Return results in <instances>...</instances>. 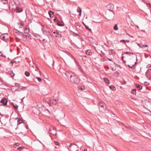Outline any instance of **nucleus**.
Wrapping results in <instances>:
<instances>
[{"label": "nucleus", "instance_id": "obj_52", "mask_svg": "<svg viewBox=\"0 0 151 151\" xmlns=\"http://www.w3.org/2000/svg\"><path fill=\"white\" fill-rule=\"evenodd\" d=\"M83 25L85 27V26H86L85 24L83 22Z\"/></svg>", "mask_w": 151, "mask_h": 151}, {"label": "nucleus", "instance_id": "obj_28", "mask_svg": "<svg viewBox=\"0 0 151 151\" xmlns=\"http://www.w3.org/2000/svg\"><path fill=\"white\" fill-rule=\"evenodd\" d=\"M119 71H116V72H115L114 74V75H115L116 76H117L119 75Z\"/></svg>", "mask_w": 151, "mask_h": 151}, {"label": "nucleus", "instance_id": "obj_50", "mask_svg": "<svg viewBox=\"0 0 151 151\" xmlns=\"http://www.w3.org/2000/svg\"><path fill=\"white\" fill-rule=\"evenodd\" d=\"M126 41V40H121L120 41V42H121L122 41H123V42H125Z\"/></svg>", "mask_w": 151, "mask_h": 151}, {"label": "nucleus", "instance_id": "obj_59", "mask_svg": "<svg viewBox=\"0 0 151 151\" xmlns=\"http://www.w3.org/2000/svg\"><path fill=\"white\" fill-rule=\"evenodd\" d=\"M110 68H111L112 70H113V68H112L111 67H110Z\"/></svg>", "mask_w": 151, "mask_h": 151}, {"label": "nucleus", "instance_id": "obj_32", "mask_svg": "<svg viewBox=\"0 0 151 151\" xmlns=\"http://www.w3.org/2000/svg\"><path fill=\"white\" fill-rule=\"evenodd\" d=\"M146 4L147 6L150 8H151V4L150 3H147Z\"/></svg>", "mask_w": 151, "mask_h": 151}, {"label": "nucleus", "instance_id": "obj_61", "mask_svg": "<svg viewBox=\"0 0 151 151\" xmlns=\"http://www.w3.org/2000/svg\"><path fill=\"white\" fill-rule=\"evenodd\" d=\"M30 36H28V37L29 38H30Z\"/></svg>", "mask_w": 151, "mask_h": 151}, {"label": "nucleus", "instance_id": "obj_63", "mask_svg": "<svg viewBox=\"0 0 151 151\" xmlns=\"http://www.w3.org/2000/svg\"><path fill=\"white\" fill-rule=\"evenodd\" d=\"M76 35H77V36H78V34H76Z\"/></svg>", "mask_w": 151, "mask_h": 151}, {"label": "nucleus", "instance_id": "obj_24", "mask_svg": "<svg viewBox=\"0 0 151 151\" xmlns=\"http://www.w3.org/2000/svg\"><path fill=\"white\" fill-rule=\"evenodd\" d=\"M118 29V27H117V25L116 24H115V25L114 26V30H117Z\"/></svg>", "mask_w": 151, "mask_h": 151}, {"label": "nucleus", "instance_id": "obj_60", "mask_svg": "<svg viewBox=\"0 0 151 151\" xmlns=\"http://www.w3.org/2000/svg\"><path fill=\"white\" fill-rule=\"evenodd\" d=\"M45 39H43L42 40V41H45Z\"/></svg>", "mask_w": 151, "mask_h": 151}, {"label": "nucleus", "instance_id": "obj_2", "mask_svg": "<svg viewBox=\"0 0 151 151\" xmlns=\"http://www.w3.org/2000/svg\"><path fill=\"white\" fill-rule=\"evenodd\" d=\"M70 148L72 147L73 150L72 151H78V147L76 144H75L73 143L70 144L69 145Z\"/></svg>", "mask_w": 151, "mask_h": 151}, {"label": "nucleus", "instance_id": "obj_34", "mask_svg": "<svg viewBox=\"0 0 151 151\" xmlns=\"http://www.w3.org/2000/svg\"><path fill=\"white\" fill-rule=\"evenodd\" d=\"M0 56L4 58L6 57V56L5 55H4L1 52H0Z\"/></svg>", "mask_w": 151, "mask_h": 151}, {"label": "nucleus", "instance_id": "obj_14", "mask_svg": "<svg viewBox=\"0 0 151 151\" xmlns=\"http://www.w3.org/2000/svg\"><path fill=\"white\" fill-rule=\"evenodd\" d=\"M54 12L51 11H50L48 12L51 18L53 17Z\"/></svg>", "mask_w": 151, "mask_h": 151}, {"label": "nucleus", "instance_id": "obj_46", "mask_svg": "<svg viewBox=\"0 0 151 151\" xmlns=\"http://www.w3.org/2000/svg\"><path fill=\"white\" fill-rule=\"evenodd\" d=\"M17 146H18L19 145V143H16V144H15Z\"/></svg>", "mask_w": 151, "mask_h": 151}, {"label": "nucleus", "instance_id": "obj_21", "mask_svg": "<svg viewBox=\"0 0 151 151\" xmlns=\"http://www.w3.org/2000/svg\"><path fill=\"white\" fill-rule=\"evenodd\" d=\"M22 122L23 121L22 119H19L17 121V125H19L20 124L22 123Z\"/></svg>", "mask_w": 151, "mask_h": 151}, {"label": "nucleus", "instance_id": "obj_7", "mask_svg": "<svg viewBox=\"0 0 151 151\" xmlns=\"http://www.w3.org/2000/svg\"><path fill=\"white\" fill-rule=\"evenodd\" d=\"M107 9L110 11H113V5L112 4H110L107 6Z\"/></svg>", "mask_w": 151, "mask_h": 151}, {"label": "nucleus", "instance_id": "obj_4", "mask_svg": "<svg viewBox=\"0 0 151 151\" xmlns=\"http://www.w3.org/2000/svg\"><path fill=\"white\" fill-rule=\"evenodd\" d=\"M105 104L102 101H100L98 104V105L99 106V108H100V110L102 111L104 109V106Z\"/></svg>", "mask_w": 151, "mask_h": 151}, {"label": "nucleus", "instance_id": "obj_38", "mask_svg": "<svg viewBox=\"0 0 151 151\" xmlns=\"http://www.w3.org/2000/svg\"><path fill=\"white\" fill-rule=\"evenodd\" d=\"M13 106L16 109H17L18 107V106H15L13 104H12Z\"/></svg>", "mask_w": 151, "mask_h": 151}, {"label": "nucleus", "instance_id": "obj_27", "mask_svg": "<svg viewBox=\"0 0 151 151\" xmlns=\"http://www.w3.org/2000/svg\"><path fill=\"white\" fill-rule=\"evenodd\" d=\"M29 32V30L27 28H25L24 29V33H27Z\"/></svg>", "mask_w": 151, "mask_h": 151}, {"label": "nucleus", "instance_id": "obj_9", "mask_svg": "<svg viewBox=\"0 0 151 151\" xmlns=\"http://www.w3.org/2000/svg\"><path fill=\"white\" fill-rule=\"evenodd\" d=\"M28 36L27 35H25L23 33V35H22L21 37L22 38L23 40L24 41H26L27 39Z\"/></svg>", "mask_w": 151, "mask_h": 151}, {"label": "nucleus", "instance_id": "obj_12", "mask_svg": "<svg viewBox=\"0 0 151 151\" xmlns=\"http://www.w3.org/2000/svg\"><path fill=\"white\" fill-rule=\"evenodd\" d=\"M86 54L88 55H91L92 54V52L91 50H86Z\"/></svg>", "mask_w": 151, "mask_h": 151}, {"label": "nucleus", "instance_id": "obj_62", "mask_svg": "<svg viewBox=\"0 0 151 151\" xmlns=\"http://www.w3.org/2000/svg\"><path fill=\"white\" fill-rule=\"evenodd\" d=\"M16 61H13V63H16Z\"/></svg>", "mask_w": 151, "mask_h": 151}, {"label": "nucleus", "instance_id": "obj_31", "mask_svg": "<svg viewBox=\"0 0 151 151\" xmlns=\"http://www.w3.org/2000/svg\"><path fill=\"white\" fill-rule=\"evenodd\" d=\"M85 28L87 29L89 31H91V29L90 28H89L87 26H85Z\"/></svg>", "mask_w": 151, "mask_h": 151}, {"label": "nucleus", "instance_id": "obj_44", "mask_svg": "<svg viewBox=\"0 0 151 151\" xmlns=\"http://www.w3.org/2000/svg\"><path fill=\"white\" fill-rule=\"evenodd\" d=\"M124 57L123 56H122V60L123 61V62H124V63H125V61H124V60H123Z\"/></svg>", "mask_w": 151, "mask_h": 151}, {"label": "nucleus", "instance_id": "obj_37", "mask_svg": "<svg viewBox=\"0 0 151 151\" xmlns=\"http://www.w3.org/2000/svg\"><path fill=\"white\" fill-rule=\"evenodd\" d=\"M13 32H14V34L15 35V32H19V31L16 29H13Z\"/></svg>", "mask_w": 151, "mask_h": 151}, {"label": "nucleus", "instance_id": "obj_1", "mask_svg": "<svg viewBox=\"0 0 151 151\" xmlns=\"http://www.w3.org/2000/svg\"><path fill=\"white\" fill-rule=\"evenodd\" d=\"M64 74L68 78L70 77L69 80L71 82L76 84L79 82L80 79L78 77L72 72H67L65 73Z\"/></svg>", "mask_w": 151, "mask_h": 151}, {"label": "nucleus", "instance_id": "obj_42", "mask_svg": "<svg viewBox=\"0 0 151 151\" xmlns=\"http://www.w3.org/2000/svg\"><path fill=\"white\" fill-rule=\"evenodd\" d=\"M54 102L53 103V105L54 104L55 105L56 104H57V101H56L55 99L54 100Z\"/></svg>", "mask_w": 151, "mask_h": 151}, {"label": "nucleus", "instance_id": "obj_33", "mask_svg": "<svg viewBox=\"0 0 151 151\" xmlns=\"http://www.w3.org/2000/svg\"><path fill=\"white\" fill-rule=\"evenodd\" d=\"M36 78L37 79L38 81L39 82H41L42 81V80L40 78L37 77H36Z\"/></svg>", "mask_w": 151, "mask_h": 151}, {"label": "nucleus", "instance_id": "obj_43", "mask_svg": "<svg viewBox=\"0 0 151 151\" xmlns=\"http://www.w3.org/2000/svg\"><path fill=\"white\" fill-rule=\"evenodd\" d=\"M78 66L79 67H78V69L80 70H82V68L79 65H78Z\"/></svg>", "mask_w": 151, "mask_h": 151}, {"label": "nucleus", "instance_id": "obj_17", "mask_svg": "<svg viewBox=\"0 0 151 151\" xmlns=\"http://www.w3.org/2000/svg\"><path fill=\"white\" fill-rule=\"evenodd\" d=\"M53 34H55L54 35L56 37H58V35H60L58 32L57 31H56V32H54Z\"/></svg>", "mask_w": 151, "mask_h": 151}, {"label": "nucleus", "instance_id": "obj_41", "mask_svg": "<svg viewBox=\"0 0 151 151\" xmlns=\"http://www.w3.org/2000/svg\"><path fill=\"white\" fill-rule=\"evenodd\" d=\"M55 145H58L59 144V142H58L57 141H56V142L55 141Z\"/></svg>", "mask_w": 151, "mask_h": 151}, {"label": "nucleus", "instance_id": "obj_40", "mask_svg": "<svg viewBox=\"0 0 151 151\" xmlns=\"http://www.w3.org/2000/svg\"><path fill=\"white\" fill-rule=\"evenodd\" d=\"M27 88L26 87H22L21 88V90H24Z\"/></svg>", "mask_w": 151, "mask_h": 151}, {"label": "nucleus", "instance_id": "obj_20", "mask_svg": "<svg viewBox=\"0 0 151 151\" xmlns=\"http://www.w3.org/2000/svg\"><path fill=\"white\" fill-rule=\"evenodd\" d=\"M18 24L19 27L20 28L22 27L24 25V24L22 22L19 23Z\"/></svg>", "mask_w": 151, "mask_h": 151}, {"label": "nucleus", "instance_id": "obj_57", "mask_svg": "<svg viewBox=\"0 0 151 151\" xmlns=\"http://www.w3.org/2000/svg\"><path fill=\"white\" fill-rule=\"evenodd\" d=\"M25 98V97H24L22 98V99L21 100V101L22 102H23V99Z\"/></svg>", "mask_w": 151, "mask_h": 151}, {"label": "nucleus", "instance_id": "obj_39", "mask_svg": "<svg viewBox=\"0 0 151 151\" xmlns=\"http://www.w3.org/2000/svg\"><path fill=\"white\" fill-rule=\"evenodd\" d=\"M110 88L112 90H113V86L111 85L109 86Z\"/></svg>", "mask_w": 151, "mask_h": 151}, {"label": "nucleus", "instance_id": "obj_45", "mask_svg": "<svg viewBox=\"0 0 151 151\" xmlns=\"http://www.w3.org/2000/svg\"><path fill=\"white\" fill-rule=\"evenodd\" d=\"M78 89L80 90H83V88L82 87H79Z\"/></svg>", "mask_w": 151, "mask_h": 151}, {"label": "nucleus", "instance_id": "obj_35", "mask_svg": "<svg viewBox=\"0 0 151 151\" xmlns=\"http://www.w3.org/2000/svg\"><path fill=\"white\" fill-rule=\"evenodd\" d=\"M53 20L55 22H59V21L58 20L57 18L55 17V18Z\"/></svg>", "mask_w": 151, "mask_h": 151}, {"label": "nucleus", "instance_id": "obj_36", "mask_svg": "<svg viewBox=\"0 0 151 151\" xmlns=\"http://www.w3.org/2000/svg\"><path fill=\"white\" fill-rule=\"evenodd\" d=\"M20 85L18 83H16L15 84V86L19 87Z\"/></svg>", "mask_w": 151, "mask_h": 151}, {"label": "nucleus", "instance_id": "obj_5", "mask_svg": "<svg viewBox=\"0 0 151 151\" xmlns=\"http://www.w3.org/2000/svg\"><path fill=\"white\" fill-rule=\"evenodd\" d=\"M145 106L146 108L149 111H150L149 109L151 108V102L150 101H146L145 103Z\"/></svg>", "mask_w": 151, "mask_h": 151}, {"label": "nucleus", "instance_id": "obj_11", "mask_svg": "<svg viewBox=\"0 0 151 151\" xmlns=\"http://www.w3.org/2000/svg\"><path fill=\"white\" fill-rule=\"evenodd\" d=\"M16 11L17 12H21L23 11L22 8H20L19 7L17 6L16 8Z\"/></svg>", "mask_w": 151, "mask_h": 151}, {"label": "nucleus", "instance_id": "obj_19", "mask_svg": "<svg viewBox=\"0 0 151 151\" xmlns=\"http://www.w3.org/2000/svg\"><path fill=\"white\" fill-rule=\"evenodd\" d=\"M53 130L54 131H55V132H51L50 133L52 134L53 135H56L57 134V133L56 132V129L55 128H53Z\"/></svg>", "mask_w": 151, "mask_h": 151}, {"label": "nucleus", "instance_id": "obj_18", "mask_svg": "<svg viewBox=\"0 0 151 151\" xmlns=\"http://www.w3.org/2000/svg\"><path fill=\"white\" fill-rule=\"evenodd\" d=\"M131 93L132 94H134V95H136V89H133L131 91Z\"/></svg>", "mask_w": 151, "mask_h": 151}, {"label": "nucleus", "instance_id": "obj_64", "mask_svg": "<svg viewBox=\"0 0 151 151\" xmlns=\"http://www.w3.org/2000/svg\"><path fill=\"white\" fill-rule=\"evenodd\" d=\"M10 51L11 52H12V50H11V49H10Z\"/></svg>", "mask_w": 151, "mask_h": 151}, {"label": "nucleus", "instance_id": "obj_29", "mask_svg": "<svg viewBox=\"0 0 151 151\" xmlns=\"http://www.w3.org/2000/svg\"><path fill=\"white\" fill-rule=\"evenodd\" d=\"M115 65V66L116 67L118 68H120V66L119 65H117L115 63H114V65Z\"/></svg>", "mask_w": 151, "mask_h": 151}, {"label": "nucleus", "instance_id": "obj_16", "mask_svg": "<svg viewBox=\"0 0 151 151\" xmlns=\"http://www.w3.org/2000/svg\"><path fill=\"white\" fill-rule=\"evenodd\" d=\"M103 79L104 81L106 83L108 84L109 83V81L107 78L104 77Z\"/></svg>", "mask_w": 151, "mask_h": 151}, {"label": "nucleus", "instance_id": "obj_53", "mask_svg": "<svg viewBox=\"0 0 151 151\" xmlns=\"http://www.w3.org/2000/svg\"><path fill=\"white\" fill-rule=\"evenodd\" d=\"M26 128H27V129H28V125H26Z\"/></svg>", "mask_w": 151, "mask_h": 151}, {"label": "nucleus", "instance_id": "obj_55", "mask_svg": "<svg viewBox=\"0 0 151 151\" xmlns=\"http://www.w3.org/2000/svg\"><path fill=\"white\" fill-rule=\"evenodd\" d=\"M15 91H19V90L18 89H16L15 90Z\"/></svg>", "mask_w": 151, "mask_h": 151}, {"label": "nucleus", "instance_id": "obj_26", "mask_svg": "<svg viewBox=\"0 0 151 151\" xmlns=\"http://www.w3.org/2000/svg\"><path fill=\"white\" fill-rule=\"evenodd\" d=\"M139 47L142 48H143L144 47H148V45L147 44H145L144 45H142V46H139Z\"/></svg>", "mask_w": 151, "mask_h": 151}, {"label": "nucleus", "instance_id": "obj_23", "mask_svg": "<svg viewBox=\"0 0 151 151\" xmlns=\"http://www.w3.org/2000/svg\"><path fill=\"white\" fill-rule=\"evenodd\" d=\"M77 11L78 12H81V8L78 7L77 8Z\"/></svg>", "mask_w": 151, "mask_h": 151}, {"label": "nucleus", "instance_id": "obj_13", "mask_svg": "<svg viewBox=\"0 0 151 151\" xmlns=\"http://www.w3.org/2000/svg\"><path fill=\"white\" fill-rule=\"evenodd\" d=\"M135 86L137 88V89L139 90H140L142 89V86L139 85L137 84H136Z\"/></svg>", "mask_w": 151, "mask_h": 151}, {"label": "nucleus", "instance_id": "obj_6", "mask_svg": "<svg viewBox=\"0 0 151 151\" xmlns=\"http://www.w3.org/2000/svg\"><path fill=\"white\" fill-rule=\"evenodd\" d=\"M23 33L20 32H15V35L16 36V38L19 39L20 37H21L22 35H23Z\"/></svg>", "mask_w": 151, "mask_h": 151}, {"label": "nucleus", "instance_id": "obj_56", "mask_svg": "<svg viewBox=\"0 0 151 151\" xmlns=\"http://www.w3.org/2000/svg\"><path fill=\"white\" fill-rule=\"evenodd\" d=\"M10 63H11L12 64L14 63L13 61H11L10 62Z\"/></svg>", "mask_w": 151, "mask_h": 151}, {"label": "nucleus", "instance_id": "obj_25", "mask_svg": "<svg viewBox=\"0 0 151 151\" xmlns=\"http://www.w3.org/2000/svg\"><path fill=\"white\" fill-rule=\"evenodd\" d=\"M57 24L59 26H64V24H62L59 22H58L57 23Z\"/></svg>", "mask_w": 151, "mask_h": 151}, {"label": "nucleus", "instance_id": "obj_3", "mask_svg": "<svg viewBox=\"0 0 151 151\" xmlns=\"http://www.w3.org/2000/svg\"><path fill=\"white\" fill-rule=\"evenodd\" d=\"M0 38L4 41H6L8 39L7 34H3L0 36Z\"/></svg>", "mask_w": 151, "mask_h": 151}, {"label": "nucleus", "instance_id": "obj_8", "mask_svg": "<svg viewBox=\"0 0 151 151\" xmlns=\"http://www.w3.org/2000/svg\"><path fill=\"white\" fill-rule=\"evenodd\" d=\"M0 102L3 104V106H5L7 104V101L6 98H4L1 100Z\"/></svg>", "mask_w": 151, "mask_h": 151}, {"label": "nucleus", "instance_id": "obj_49", "mask_svg": "<svg viewBox=\"0 0 151 151\" xmlns=\"http://www.w3.org/2000/svg\"><path fill=\"white\" fill-rule=\"evenodd\" d=\"M7 3V0H6V1H5V2H3V3L4 4H5L6 3Z\"/></svg>", "mask_w": 151, "mask_h": 151}, {"label": "nucleus", "instance_id": "obj_54", "mask_svg": "<svg viewBox=\"0 0 151 151\" xmlns=\"http://www.w3.org/2000/svg\"><path fill=\"white\" fill-rule=\"evenodd\" d=\"M124 126L125 127H128V125H124Z\"/></svg>", "mask_w": 151, "mask_h": 151}, {"label": "nucleus", "instance_id": "obj_58", "mask_svg": "<svg viewBox=\"0 0 151 151\" xmlns=\"http://www.w3.org/2000/svg\"><path fill=\"white\" fill-rule=\"evenodd\" d=\"M52 101H53V100H52V101H50V103H53V104L54 103L53 102H52Z\"/></svg>", "mask_w": 151, "mask_h": 151}, {"label": "nucleus", "instance_id": "obj_51", "mask_svg": "<svg viewBox=\"0 0 151 151\" xmlns=\"http://www.w3.org/2000/svg\"><path fill=\"white\" fill-rule=\"evenodd\" d=\"M79 15L80 16H81V12H79Z\"/></svg>", "mask_w": 151, "mask_h": 151}, {"label": "nucleus", "instance_id": "obj_47", "mask_svg": "<svg viewBox=\"0 0 151 151\" xmlns=\"http://www.w3.org/2000/svg\"><path fill=\"white\" fill-rule=\"evenodd\" d=\"M127 66H128L130 68H132V67H133V65H132V66H130L129 65H128Z\"/></svg>", "mask_w": 151, "mask_h": 151}, {"label": "nucleus", "instance_id": "obj_10", "mask_svg": "<svg viewBox=\"0 0 151 151\" xmlns=\"http://www.w3.org/2000/svg\"><path fill=\"white\" fill-rule=\"evenodd\" d=\"M54 61H53V63L52 65V66L53 67V68L55 69V70H60V69L61 68V65L60 64H58V67L56 68H55L54 67Z\"/></svg>", "mask_w": 151, "mask_h": 151}, {"label": "nucleus", "instance_id": "obj_48", "mask_svg": "<svg viewBox=\"0 0 151 151\" xmlns=\"http://www.w3.org/2000/svg\"><path fill=\"white\" fill-rule=\"evenodd\" d=\"M125 54H128V53H132L131 52H125Z\"/></svg>", "mask_w": 151, "mask_h": 151}, {"label": "nucleus", "instance_id": "obj_15", "mask_svg": "<svg viewBox=\"0 0 151 151\" xmlns=\"http://www.w3.org/2000/svg\"><path fill=\"white\" fill-rule=\"evenodd\" d=\"M43 32L45 35L48 36L49 35H50L49 32L46 31H43Z\"/></svg>", "mask_w": 151, "mask_h": 151}, {"label": "nucleus", "instance_id": "obj_30", "mask_svg": "<svg viewBox=\"0 0 151 151\" xmlns=\"http://www.w3.org/2000/svg\"><path fill=\"white\" fill-rule=\"evenodd\" d=\"M24 148V147H18L17 148V150H19V151H21Z\"/></svg>", "mask_w": 151, "mask_h": 151}, {"label": "nucleus", "instance_id": "obj_22", "mask_svg": "<svg viewBox=\"0 0 151 151\" xmlns=\"http://www.w3.org/2000/svg\"><path fill=\"white\" fill-rule=\"evenodd\" d=\"M25 74L28 77L30 75V73L27 71H25Z\"/></svg>", "mask_w": 151, "mask_h": 151}]
</instances>
